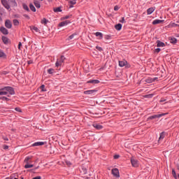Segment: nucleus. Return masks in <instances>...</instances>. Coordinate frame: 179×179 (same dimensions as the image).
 Wrapping results in <instances>:
<instances>
[{
    "mask_svg": "<svg viewBox=\"0 0 179 179\" xmlns=\"http://www.w3.org/2000/svg\"><path fill=\"white\" fill-rule=\"evenodd\" d=\"M8 94L10 95H15L13 88L10 86L0 88V96H6Z\"/></svg>",
    "mask_w": 179,
    "mask_h": 179,
    "instance_id": "1",
    "label": "nucleus"
},
{
    "mask_svg": "<svg viewBox=\"0 0 179 179\" xmlns=\"http://www.w3.org/2000/svg\"><path fill=\"white\" fill-rule=\"evenodd\" d=\"M1 3L7 10L10 9V6L13 8H16L17 6V3H16L15 0H1Z\"/></svg>",
    "mask_w": 179,
    "mask_h": 179,
    "instance_id": "2",
    "label": "nucleus"
},
{
    "mask_svg": "<svg viewBox=\"0 0 179 179\" xmlns=\"http://www.w3.org/2000/svg\"><path fill=\"white\" fill-rule=\"evenodd\" d=\"M64 61H65V56H61L59 59H57V60L56 61L55 66L56 67L61 66H62V64L64 62Z\"/></svg>",
    "mask_w": 179,
    "mask_h": 179,
    "instance_id": "3",
    "label": "nucleus"
},
{
    "mask_svg": "<svg viewBox=\"0 0 179 179\" xmlns=\"http://www.w3.org/2000/svg\"><path fill=\"white\" fill-rule=\"evenodd\" d=\"M166 115H167V113H161V114H159V115H154L150 116L149 119L150 120H154V119H157V118H160L162 117L165 116Z\"/></svg>",
    "mask_w": 179,
    "mask_h": 179,
    "instance_id": "4",
    "label": "nucleus"
},
{
    "mask_svg": "<svg viewBox=\"0 0 179 179\" xmlns=\"http://www.w3.org/2000/svg\"><path fill=\"white\" fill-rule=\"evenodd\" d=\"M69 24H71V22L69 20H65L59 22V27H64L65 26H67Z\"/></svg>",
    "mask_w": 179,
    "mask_h": 179,
    "instance_id": "5",
    "label": "nucleus"
},
{
    "mask_svg": "<svg viewBox=\"0 0 179 179\" xmlns=\"http://www.w3.org/2000/svg\"><path fill=\"white\" fill-rule=\"evenodd\" d=\"M112 175L116 178H120V173L117 169H112Z\"/></svg>",
    "mask_w": 179,
    "mask_h": 179,
    "instance_id": "6",
    "label": "nucleus"
},
{
    "mask_svg": "<svg viewBox=\"0 0 179 179\" xmlns=\"http://www.w3.org/2000/svg\"><path fill=\"white\" fill-rule=\"evenodd\" d=\"M131 166L133 167H138V161L134 158L131 159Z\"/></svg>",
    "mask_w": 179,
    "mask_h": 179,
    "instance_id": "7",
    "label": "nucleus"
},
{
    "mask_svg": "<svg viewBox=\"0 0 179 179\" xmlns=\"http://www.w3.org/2000/svg\"><path fill=\"white\" fill-rule=\"evenodd\" d=\"M5 27H6L8 29L12 28V23L10 20H7L6 21H5Z\"/></svg>",
    "mask_w": 179,
    "mask_h": 179,
    "instance_id": "8",
    "label": "nucleus"
},
{
    "mask_svg": "<svg viewBox=\"0 0 179 179\" xmlns=\"http://www.w3.org/2000/svg\"><path fill=\"white\" fill-rule=\"evenodd\" d=\"M157 80V78H148L145 79V82L148 84H150L151 83H154Z\"/></svg>",
    "mask_w": 179,
    "mask_h": 179,
    "instance_id": "9",
    "label": "nucleus"
},
{
    "mask_svg": "<svg viewBox=\"0 0 179 179\" xmlns=\"http://www.w3.org/2000/svg\"><path fill=\"white\" fill-rule=\"evenodd\" d=\"M0 31L2 33V34L3 35H8V29H6V28L1 27H0Z\"/></svg>",
    "mask_w": 179,
    "mask_h": 179,
    "instance_id": "10",
    "label": "nucleus"
},
{
    "mask_svg": "<svg viewBox=\"0 0 179 179\" xmlns=\"http://www.w3.org/2000/svg\"><path fill=\"white\" fill-rule=\"evenodd\" d=\"M155 10V7H150V8H148V10H146V13L148 15H151Z\"/></svg>",
    "mask_w": 179,
    "mask_h": 179,
    "instance_id": "11",
    "label": "nucleus"
},
{
    "mask_svg": "<svg viewBox=\"0 0 179 179\" xmlns=\"http://www.w3.org/2000/svg\"><path fill=\"white\" fill-rule=\"evenodd\" d=\"M45 143L44 142H35L34 143H33V145H31V146L33 147H38L41 145H44Z\"/></svg>",
    "mask_w": 179,
    "mask_h": 179,
    "instance_id": "12",
    "label": "nucleus"
},
{
    "mask_svg": "<svg viewBox=\"0 0 179 179\" xmlns=\"http://www.w3.org/2000/svg\"><path fill=\"white\" fill-rule=\"evenodd\" d=\"M156 44L158 48L165 47V43H164L163 42H161L160 41H156Z\"/></svg>",
    "mask_w": 179,
    "mask_h": 179,
    "instance_id": "13",
    "label": "nucleus"
},
{
    "mask_svg": "<svg viewBox=\"0 0 179 179\" xmlns=\"http://www.w3.org/2000/svg\"><path fill=\"white\" fill-rule=\"evenodd\" d=\"M92 127H94V128H95L98 130H101V129H103V126H101V124H96V123L92 124Z\"/></svg>",
    "mask_w": 179,
    "mask_h": 179,
    "instance_id": "14",
    "label": "nucleus"
},
{
    "mask_svg": "<svg viewBox=\"0 0 179 179\" xmlns=\"http://www.w3.org/2000/svg\"><path fill=\"white\" fill-rule=\"evenodd\" d=\"M164 22V20H155L152 22V24L156 25V24H162Z\"/></svg>",
    "mask_w": 179,
    "mask_h": 179,
    "instance_id": "15",
    "label": "nucleus"
},
{
    "mask_svg": "<svg viewBox=\"0 0 179 179\" xmlns=\"http://www.w3.org/2000/svg\"><path fill=\"white\" fill-rule=\"evenodd\" d=\"M96 90H87L84 92V94H87V95L93 94V93H96Z\"/></svg>",
    "mask_w": 179,
    "mask_h": 179,
    "instance_id": "16",
    "label": "nucleus"
},
{
    "mask_svg": "<svg viewBox=\"0 0 179 179\" xmlns=\"http://www.w3.org/2000/svg\"><path fill=\"white\" fill-rule=\"evenodd\" d=\"M118 65L121 67H124V66L127 65V62L125 60L124 61H119L118 62Z\"/></svg>",
    "mask_w": 179,
    "mask_h": 179,
    "instance_id": "17",
    "label": "nucleus"
},
{
    "mask_svg": "<svg viewBox=\"0 0 179 179\" xmlns=\"http://www.w3.org/2000/svg\"><path fill=\"white\" fill-rule=\"evenodd\" d=\"M88 84H99V81L97 80H88V82H87Z\"/></svg>",
    "mask_w": 179,
    "mask_h": 179,
    "instance_id": "18",
    "label": "nucleus"
},
{
    "mask_svg": "<svg viewBox=\"0 0 179 179\" xmlns=\"http://www.w3.org/2000/svg\"><path fill=\"white\" fill-rule=\"evenodd\" d=\"M2 43H3V44H5V45H8V38H6V36H2Z\"/></svg>",
    "mask_w": 179,
    "mask_h": 179,
    "instance_id": "19",
    "label": "nucleus"
},
{
    "mask_svg": "<svg viewBox=\"0 0 179 179\" xmlns=\"http://www.w3.org/2000/svg\"><path fill=\"white\" fill-rule=\"evenodd\" d=\"M34 6L36 8H41V3H39L38 1H34Z\"/></svg>",
    "mask_w": 179,
    "mask_h": 179,
    "instance_id": "20",
    "label": "nucleus"
},
{
    "mask_svg": "<svg viewBox=\"0 0 179 179\" xmlns=\"http://www.w3.org/2000/svg\"><path fill=\"white\" fill-rule=\"evenodd\" d=\"M23 9H24V10H26L27 12H29V8L28 7V6L25 3H23L22 5Z\"/></svg>",
    "mask_w": 179,
    "mask_h": 179,
    "instance_id": "21",
    "label": "nucleus"
},
{
    "mask_svg": "<svg viewBox=\"0 0 179 179\" xmlns=\"http://www.w3.org/2000/svg\"><path fill=\"white\" fill-rule=\"evenodd\" d=\"M115 29H116L117 31H120L122 29V24H118L116 26H115Z\"/></svg>",
    "mask_w": 179,
    "mask_h": 179,
    "instance_id": "22",
    "label": "nucleus"
},
{
    "mask_svg": "<svg viewBox=\"0 0 179 179\" xmlns=\"http://www.w3.org/2000/svg\"><path fill=\"white\" fill-rule=\"evenodd\" d=\"M76 0L69 1V8H73V5H76Z\"/></svg>",
    "mask_w": 179,
    "mask_h": 179,
    "instance_id": "23",
    "label": "nucleus"
},
{
    "mask_svg": "<svg viewBox=\"0 0 179 179\" xmlns=\"http://www.w3.org/2000/svg\"><path fill=\"white\" fill-rule=\"evenodd\" d=\"M95 36H96V37H98L100 39L103 38V34L102 33L96 32V33H95Z\"/></svg>",
    "mask_w": 179,
    "mask_h": 179,
    "instance_id": "24",
    "label": "nucleus"
},
{
    "mask_svg": "<svg viewBox=\"0 0 179 179\" xmlns=\"http://www.w3.org/2000/svg\"><path fill=\"white\" fill-rule=\"evenodd\" d=\"M176 42H177V39H176L175 38H169V43L172 44H175Z\"/></svg>",
    "mask_w": 179,
    "mask_h": 179,
    "instance_id": "25",
    "label": "nucleus"
},
{
    "mask_svg": "<svg viewBox=\"0 0 179 179\" xmlns=\"http://www.w3.org/2000/svg\"><path fill=\"white\" fill-rule=\"evenodd\" d=\"M164 138H165V134L164 132H162L161 134H159V140H162L164 139Z\"/></svg>",
    "mask_w": 179,
    "mask_h": 179,
    "instance_id": "26",
    "label": "nucleus"
},
{
    "mask_svg": "<svg viewBox=\"0 0 179 179\" xmlns=\"http://www.w3.org/2000/svg\"><path fill=\"white\" fill-rule=\"evenodd\" d=\"M29 8L31 9V11L33 12H36V7H34V6H33V4H29Z\"/></svg>",
    "mask_w": 179,
    "mask_h": 179,
    "instance_id": "27",
    "label": "nucleus"
},
{
    "mask_svg": "<svg viewBox=\"0 0 179 179\" xmlns=\"http://www.w3.org/2000/svg\"><path fill=\"white\" fill-rule=\"evenodd\" d=\"M76 36H77V34H76V33H74L73 34L69 36V41H71V40L73 39Z\"/></svg>",
    "mask_w": 179,
    "mask_h": 179,
    "instance_id": "28",
    "label": "nucleus"
},
{
    "mask_svg": "<svg viewBox=\"0 0 179 179\" xmlns=\"http://www.w3.org/2000/svg\"><path fill=\"white\" fill-rule=\"evenodd\" d=\"M32 167H33V164H27L26 165H24V169H31Z\"/></svg>",
    "mask_w": 179,
    "mask_h": 179,
    "instance_id": "29",
    "label": "nucleus"
},
{
    "mask_svg": "<svg viewBox=\"0 0 179 179\" xmlns=\"http://www.w3.org/2000/svg\"><path fill=\"white\" fill-rule=\"evenodd\" d=\"M29 160H31V157H27L26 159H24V163H26V164L31 163V162H29Z\"/></svg>",
    "mask_w": 179,
    "mask_h": 179,
    "instance_id": "30",
    "label": "nucleus"
},
{
    "mask_svg": "<svg viewBox=\"0 0 179 179\" xmlns=\"http://www.w3.org/2000/svg\"><path fill=\"white\" fill-rule=\"evenodd\" d=\"M13 25L15 26H18L20 24V22H18L17 20H13Z\"/></svg>",
    "mask_w": 179,
    "mask_h": 179,
    "instance_id": "31",
    "label": "nucleus"
},
{
    "mask_svg": "<svg viewBox=\"0 0 179 179\" xmlns=\"http://www.w3.org/2000/svg\"><path fill=\"white\" fill-rule=\"evenodd\" d=\"M55 72V70H54L53 69H48V73L49 74H52Z\"/></svg>",
    "mask_w": 179,
    "mask_h": 179,
    "instance_id": "32",
    "label": "nucleus"
},
{
    "mask_svg": "<svg viewBox=\"0 0 179 179\" xmlns=\"http://www.w3.org/2000/svg\"><path fill=\"white\" fill-rule=\"evenodd\" d=\"M61 11H62V10H61L60 7H57V8H54V12L55 13L61 12Z\"/></svg>",
    "mask_w": 179,
    "mask_h": 179,
    "instance_id": "33",
    "label": "nucleus"
},
{
    "mask_svg": "<svg viewBox=\"0 0 179 179\" xmlns=\"http://www.w3.org/2000/svg\"><path fill=\"white\" fill-rule=\"evenodd\" d=\"M6 55L5 53L3 52V50H0V57H5Z\"/></svg>",
    "mask_w": 179,
    "mask_h": 179,
    "instance_id": "34",
    "label": "nucleus"
},
{
    "mask_svg": "<svg viewBox=\"0 0 179 179\" xmlns=\"http://www.w3.org/2000/svg\"><path fill=\"white\" fill-rule=\"evenodd\" d=\"M0 100L8 101H10V99L6 98V96H2V97H0Z\"/></svg>",
    "mask_w": 179,
    "mask_h": 179,
    "instance_id": "35",
    "label": "nucleus"
},
{
    "mask_svg": "<svg viewBox=\"0 0 179 179\" xmlns=\"http://www.w3.org/2000/svg\"><path fill=\"white\" fill-rule=\"evenodd\" d=\"M47 23H48V20L45 18H43V20H41V24L45 25Z\"/></svg>",
    "mask_w": 179,
    "mask_h": 179,
    "instance_id": "36",
    "label": "nucleus"
},
{
    "mask_svg": "<svg viewBox=\"0 0 179 179\" xmlns=\"http://www.w3.org/2000/svg\"><path fill=\"white\" fill-rule=\"evenodd\" d=\"M170 26L171 27H179V24H177L176 23H171Z\"/></svg>",
    "mask_w": 179,
    "mask_h": 179,
    "instance_id": "37",
    "label": "nucleus"
},
{
    "mask_svg": "<svg viewBox=\"0 0 179 179\" xmlns=\"http://www.w3.org/2000/svg\"><path fill=\"white\" fill-rule=\"evenodd\" d=\"M172 176H173L174 179H177V175H176L174 169H172Z\"/></svg>",
    "mask_w": 179,
    "mask_h": 179,
    "instance_id": "38",
    "label": "nucleus"
},
{
    "mask_svg": "<svg viewBox=\"0 0 179 179\" xmlns=\"http://www.w3.org/2000/svg\"><path fill=\"white\" fill-rule=\"evenodd\" d=\"M120 22H121L122 24H125L126 23V20H124V17H122V20H120Z\"/></svg>",
    "mask_w": 179,
    "mask_h": 179,
    "instance_id": "39",
    "label": "nucleus"
},
{
    "mask_svg": "<svg viewBox=\"0 0 179 179\" xmlns=\"http://www.w3.org/2000/svg\"><path fill=\"white\" fill-rule=\"evenodd\" d=\"M96 50H98V51H99V52L103 51V48H101V47L96 46Z\"/></svg>",
    "mask_w": 179,
    "mask_h": 179,
    "instance_id": "40",
    "label": "nucleus"
},
{
    "mask_svg": "<svg viewBox=\"0 0 179 179\" xmlns=\"http://www.w3.org/2000/svg\"><path fill=\"white\" fill-rule=\"evenodd\" d=\"M45 87V86L44 85L41 86V89L42 92H45V90H44V88Z\"/></svg>",
    "mask_w": 179,
    "mask_h": 179,
    "instance_id": "41",
    "label": "nucleus"
},
{
    "mask_svg": "<svg viewBox=\"0 0 179 179\" xmlns=\"http://www.w3.org/2000/svg\"><path fill=\"white\" fill-rule=\"evenodd\" d=\"M31 30H34L35 32H38V28H36V27H31Z\"/></svg>",
    "mask_w": 179,
    "mask_h": 179,
    "instance_id": "42",
    "label": "nucleus"
},
{
    "mask_svg": "<svg viewBox=\"0 0 179 179\" xmlns=\"http://www.w3.org/2000/svg\"><path fill=\"white\" fill-rule=\"evenodd\" d=\"M23 17H24V18H26L27 20L30 19L29 16H28V15H27V14L23 15Z\"/></svg>",
    "mask_w": 179,
    "mask_h": 179,
    "instance_id": "43",
    "label": "nucleus"
},
{
    "mask_svg": "<svg viewBox=\"0 0 179 179\" xmlns=\"http://www.w3.org/2000/svg\"><path fill=\"white\" fill-rule=\"evenodd\" d=\"M160 51H161V49H160V48H156V49H155V52H156V53H159V52H160Z\"/></svg>",
    "mask_w": 179,
    "mask_h": 179,
    "instance_id": "44",
    "label": "nucleus"
},
{
    "mask_svg": "<svg viewBox=\"0 0 179 179\" xmlns=\"http://www.w3.org/2000/svg\"><path fill=\"white\" fill-rule=\"evenodd\" d=\"M15 110H16L17 112H20V113L22 112V111H21V109H20V108H15Z\"/></svg>",
    "mask_w": 179,
    "mask_h": 179,
    "instance_id": "45",
    "label": "nucleus"
},
{
    "mask_svg": "<svg viewBox=\"0 0 179 179\" xmlns=\"http://www.w3.org/2000/svg\"><path fill=\"white\" fill-rule=\"evenodd\" d=\"M2 139H3V141H8V138L6 136H2Z\"/></svg>",
    "mask_w": 179,
    "mask_h": 179,
    "instance_id": "46",
    "label": "nucleus"
},
{
    "mask_svg": "<svg viewBox=\"0 0 179 179\" xmlns=\"http://www.w3.org/2000/svg\"><path fill=\"white\" fill-rule=\"evenodd\" d=\"M119 8H120L116 6H115V7L113 8V10H114L115 11H117V10H118Z\"/></svg>",
    "mask_w": 179,
    "mask_h": 179,
    "instance_id": "47",
    "label": "nucleus"
},
{
    "mask_svg": "<svg viewBox=\"0 0 179 179\" xmlns=\"http://www.w3.org/2000/svg\"><path fill=\"white\" fill-rule=\"evenodd\" d=\"M21 46H22V43H21V42H20L18 43V50H21Z\"/></svg>",
    "mask_w": 179,
    "mask_h": 179,
    "instance_id": "48",
    "label": "nucleus"
},
{
    "mask_svg": "<svg viewBox=\"0 0 179 179\" xmlns=\"http://www.w3.org/2000/svg\"><path fill=\"white\" fill-rule=\"evenodd\" d=\"M64 20H67L69 19V15H66L63 17Z\"/></svg>",
    "mask_w": 179,
    "mask_h": 179,
    "instance_id": "49",
    "label": "nucleus"
},
{
    "mask_svg": "<svg viewBox=\"0 0 179 179\" xmlns=\"http://www.w3.org/2000/svg\"><path fill=\"white\" fill-rule=\"evenodd\" d=\"M166 101V99H162L160 101H159V103H164Z\"/></svg>",
    "mask_w": 179,
    "mask_h": 179,
    "instance_id": "50",
    "label": "nucleus"
},
{
    "mask_svg": "<svg viewBox=\"0 0 179 179\" xmlns=\"http://www.w3.org/2000/svg\"><path fill=\"white\" fill-rule=\"evenodd\" d=\"M113 158L117 159L118 158H120V155H115Z\"/></svg>",
    "mask_w": 179,
    "mask_h": 179,
    "instance_id": "51",
    "label": "nucleus"
},
{
    "mask_svg": "<svg viewBox=\"0 0 179 179\" xmlns=\"http://www.w3.org/2000/svg\"><path fill=\"white\" fill-rule=\"evenodd\" d=\"M32 179H41V176H36L35 178H33Z\"/></svg>",
    "mask_w": 179,
    "mask_h": 179,
    "instance_id": "52",
    "label": "nucleus"
},
{
    "mask_svg": "<svg viewBox=\"0 0 179 179\" xmlns=\"http://www.w3.org/2000/svg\"><path fill=\"white\" fill-rule=\"evenodd\" d=\"M8 145L3 146V150H8Z\"/></svg>",
    "mask_w": 179,
    "mask_h": 179,
    "instance_id": "53",
    "label": "nucleus"
},
{
    "mask_svg": "<svg viewBox=\"0 0 179 179\" xmlns=\"http://www.w3.org/2000/svg\"><path fill=\"white\" fill-rule=\"evenodd\" d=\"M66 164H67V166H71V162H69V161L66 162Z\"/></svg>",
    "mask_w": 179,
    "mask_h": 179,
    "instance_id": "54",
    "label": "nucleus"
},
{
    "mask_svg": "<svg viewBox=\"0 0 179 179\" xmlns=\"http://www.w3.org/2000/svg\"><path fill=\"white\" fill-rule=\"evenodd\" d=\"M84 174H87V170H84Z\"/></svg>",
    "mask_w": 179,
    "mask_h": 179,
    "instance_id": "55",
    "label": "nucleus"
},
{
    "mask_svg": "<svg viewBox=\"0 0 179 179\" xmlns=\"http://www.w3.org/2000/svg\"><path fill=\"white\" fill-rule=\"evenodd\" d=\"M48 2H52V0H47Z\"/></svg>",
    "mask_w": 179,
    "mask_h": 179,
    "instance_id": "56",
    "label": "nucleus"
},
{
    "mask_svg": "<svg viewBox=\"0 0 179 179\" xmlns=\"http://www.w3.org/2000/svg\"><path fill=\"white\" fill-rule=\"evenodd\" d=\"M152 96H153V95H152V94H151V95H150V97H151V98H152Z\"/></svg>",
    "mask_w": 179,
    "mask_h": 179,
    "instance_id": "57",
    "label": "nucleus"
},
{
    "mask_svg": "<svg viewBox=\"0 0 179 179\" xmlns=\"http://www.w3.org/2000/svg\"><path fill=\"white\" fill-rule=\"evenodd\" d=\"M38 1H43V0H38Z\"/></svg>",
    "mask_w": 179,
    "mask_h": 179,
    "instance_id": "58",
    "label": "nucleus"
},
{
    "mask_svg": "<svg viewBox=\"0 0 179 179\" xmlns=\"http://www.w3.org/2000/svg\"><path fill=\"white\" fill-rule=\"evenodd\" d=\"M7 97H10V95H7Z\"/></svg>",
    "mask_w": 179,
    "mask_h": 179,
    "instance_id": "59",
    "label": "nucleus"
},
{
    "mask_svg": "<svg viewBox=\"0 0 179 179\" xmlns=\"http://www.w3.org/2000/svg\"><path fill=\"white\" fill-rule=\"evenodd\" d=\"M15 179H18V178H15ZM22 179H23V178H22Z\"/></svg>",
    "mask_w": 179,
    "mask_h": 179,
    "instance_id": "60",
    "label": "nucleus"
},
{
    "mask_svg": "<svg viewBox=\"0 0 179 179\" xmlns=\"http://www.w3.org/2000/svg\"><path fill=\"white\" fill-rule=\"evenodd\" d=\"M178 170H179V166H178Z\"/></svg>",
    "mask_w": 179,
    "mask_h": 179,
    "instance_id": "61",
    "label": "nucleus"
},
{
    "mask_svg": "<svg viewBox=\"0 0 179 179\" xmlns=\"http://www.w3.org/2000/svg\"><path fill=\"white\" fill-rule=\"evenodd\" d=\"M178 178H179V175H178Z\"/></svg>",
    "mask_w": 179,
    "mask_h": 179,
    "instance_id": "62",
    "label": "nucleus"
},
{
    "mask_svg": "<svg viewBox=\"0 0 179 179\" xmlns=\"http://www.w3.org/2000/svg\"><path fill=\"white\" fill-rule=\"evenodd\" d=\"M87 179H89L88 178Z\"/></svg>",
    "mask_w": 179,
    "mask_h": 179,
    "instance_id": "63",
    "label": "nucleus"
},
{
    "mask_svg": "<svg viewBox=\"0 0 179 179\" xmlns=\"http://www.w3.org/2000/svg\"><path fill=\"white\" fill-rule=\"evenodd\" d=\"M178 161H179V159H178Z\"/></svg>",
    "mask_w": 179,
    "mask_h": 179,
    "instance_id": "64",
    "label": "nucleus"
}]
</instances>
